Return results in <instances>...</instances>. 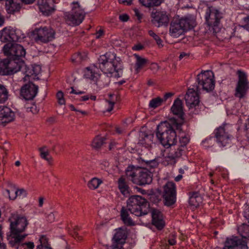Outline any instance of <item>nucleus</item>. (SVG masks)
I'll list each match as a JSON object with an SVG mask.
<instances>
[{
  "label": "nucleus",
  "mask_w": 249,
  "mask_h": 249,
  "mask_svg": "<svg viewBox=\"0 0 249 249\" xmlns=\"http://www.w3.org/2000/svg\"><path fill=\"white\" fill-rule=\"evenodd\" d=\"M69 107H70V109L71 110H72V111H75L79 112L81 113V114H82L83 115L87 114V112L86 111H82V110H80L76 109L73 105H70L69 106Z\"/></svg>",
  "instance_id": "13d9d810"
},
{
  "label": "nucleus",
  "mask_w": 249,
  "mask_h": 249,
  "mask_svg": "<svg viewBox=\"0 0 249 249\" xmlns=\"http://www.w3.org/2000/svg\"><path fill=\"white\" fill-rule=\"evenodd\" d=\"M196 81L198 85L196 87L197 91L201 89L207 92L213 91L215 87L214 74L212 71H202L197 74Z\"/></svg>",
  "instance_id": "9b49d317"
},
{
  "label": "nucleus",
  "mask_w": 249,
  "mask_h": 249,
  "mask_svg": "<svg viewBox=\"0 0 249 249\" xmlns=\"http://www.w3.org/2000/svg\"><path fill=\"white\" fill-rule=\"evenodd\" d=\"M202 202L201 197L197 192L189 193V203L190 205L197 207Z\"/></svg>",
  "instance_id": "72a5a7b5"
},
{
  "label": "nucleus",
  "mask_w": 249,
  "mask_h": 249,
  "mask_svg": "<svg viewBox=\"0 0 249 249\" xmlns=\"http://www.w3.org/2000/svg\"><path fill=\"white\" fill-rule=\"evenodd\" d=\"M47 122L49 124H53L55 122V118L54 117H51L48 118L46 120Z\"/></svg>",
  "instance_id": "0e129e2a"
},
{
  "label": "nucleus",
  "mask_w": 249,
  "mask_h": 249,
  "mask_svg": "<svg viewBox=\"0 0 249 249\" xmlns=\"http://www.w3.org/2000/svg\"><path fill=\"white\" fill-rule=\"evenodd\" d=\"M169 147H170V150L166 158L168 161H172L176 163V160L182 155L185 149L177 145V143L171 145Z\"/></svg>",
  "instance_id": "bb28decb"
},
{
  "label": "nucleus",
  "mask_w": 249,
  "mask_h": 249,
  "mask_svg": "<svg viewBox=\"0 0 249 249\" xmlns=\"http://www.w3.org/2000/svg\"><path fill=\"white\" fill-rule=\"evenodd\" d=\"M174 95V93L172 92H168L164 94L163 97L161 98L162 100V103L163 102H165L169 98H171L173 95Z\"/></svg>",
  "instance_id": "5fc2aeb1"
},
{
  "label": "nucleus",
  "mask_w": 249,
  "mask_h": 249,
  "mask_svg": "<svg viewBox=\"0 0 249 249\" xmlns=\"http://www.w3.org/2000/svg\"><path fill=\"white\" fill-rule=\"evenodd\" d=\"M71 91L70 92L71 94H82L85 93L83 91H76L75 90L73 87H71Z\"/></svg>",
  "instance_id": "e2e57ef3"
},
{
  "label": "nucleus",
  "mask_w": 249,
  "mask_h": 249,
  "mask_svg": "<svg viewBox=\"0 0 249 249\" xmlns=\"http://www.w3.org/2000/svg\"><path fill=\"white\" fill-rule=\"evenodd\" d=\"M140 2L146 7H152L159 6L162 0H139Z\"/></svg>",
  "instance_id": "e433bc0d"
},
{
  "label": "nucleus",
  "mask_w": 249,
  "mask_h": 249,
  "mask_svg": "<svg viewBox=\"0 0 249 249\" xmlns=\"http://www.w3.org/2000/svg\"><path fill=\"white\" fill-rule=\"evenodd\" d=\"M189 141L190 138L189 136L185 135L184 136H181L179 138L178 143H177V145H178L179 146L182 147V148L185 149L186 145L189 142Z\"/></svg>",
  "instance_id": "c03bdc74"
},
{
  "label": "nucleus",
  "mask_w": 249,
  "mask_h": 249,
  "mask_svg": "<svg viewBox=\"0 0 249 249\" xmlns=\"http://www.w3.org/2000/svg\"><path fill=\"white\" fill-rule=\"evenodd\" d=\"M64 94L63 92L59 91L56 94V97L58 99V103L61 105H64L65 104V101L64 99Z\"/></svg>",
  "instance_id": "09e8293b"
},
{
  "label": "nucleus",
  "mask_w": 249,
  "mask_h": 249,
  "mask_svg": "<svg viewBox=\"0 0 249 249\" xmlns=\"http://www.w3.org/2000/svg\"><path fill=\"white\" fill-rule=\"evenodd\" d=\"M182 125L179 127L170 121L160 123L157 127L156 134L160 143L168 148L171 145L177 142V134L175 129L181 130Z\"/></svg>",
  "instance_id": "20e7f679"
},
{
  "label": "nucleus",
  "mask_w": 249,
  "mask_h": 249,
  "mask_svg": "<svg viewBox=\"0 0 249 249\" xmlns=\"http://www.w3.org/2000/svg\"><path fill=\"white\" fill-rule=\"evenodd\" d=\"M46 218H47V220L48 222L52 223L53 221H54V214L53 213H49V214H48Z\"/></svg>",
  "instance_id": "4d7b16f0"
},
{
  "label": "nucleus",
  "mask_w": 249,
  "mask_h": 249,
  "mask_svg": "<svg viewBox=\"0 0 249 249\" xmlns=\"http://www.w3.org/2000/svg\"><path fill=\"white\" fill-rule=\"evenodd\" d=\"M214 136L219 146H226L231 142V135L228 131L227 126L223 125L216 129Z\"/></svg>",
  "instance_id": "a211bd4d"
},
{
  "label": "nucleus",
  "mask_w": 249,
  "mask_h": 249,
  "mask_svg": "<svg viewBox=\"0 0 249 249\" xmlns=\"http://www.w3.org/2000/svg\"><path fill=\"white\" fill-rule=\"evenodd\" d=\"M98 69L105 74H109L111 75L115 72L114 76L120 77L123 74L122 62L120 58L116 57V54L113 53L107 52L104 55H101L98 58L97 62L94 64Z\"/></svg>",
  "instance_id": "7ed1b4c3"
},
{
  "label": "nucleus",
  "mask_w": 249,
  "mask_h": 249,
  "mask_svg": "<svg viewBox=\"0 0 249 249\" xmlns=\"http://www.w3.org/2000/svg\"><path fill=\"white\" fill-rule=\"evenodd\" d=\"M176 186L172 181L167 182L163 186L162 194L164 204L168 207L174 205L176 202Z\"/></svg>",
  "instance_id": "dca6fc26"
},
{
  "label": "nucleus",
  "mask_w": 249,
  "mask_h": 249,
  "mask_svg": "<svg viewBox=\"0 0 249 249\" xmlns=\"http://www.w3.org/2000/svg\"><path fill=\"white\" fill-rule=\"evenodd\" d=\"M242 23L243 24L242 27L249 30V13L247 16L242 19Z\"/></svg>",
  "instance_id": "8fccbe9b"
},
{
  "label": "nucleus",
  "mask_w": 249,
  "mask_h": 249,
  "mask_svg": "<svg viewBox=\"0 0 249 249\" xmlns=\"http://www.w3.org/2000/svg\"><path fill=\"white\" fill-rule=\"evenodd\" d=\"M25 37V35L18 29L5 27L0 31V39L3 42H20Z\"/></svg>",
  "instance_id": "ddd939ff"
},
{
  "label": "nucleus",
  "mask_w": 249,
  "mask_h": 249,
  "mask_svg": "<svg viewBox=\"0 0 249 249\" xmlns=\"http://www.w3.org/2000/svg\"><path fill=\"white\" fill-rule=\"evenodd\" d=\"M161 98L157 97L150 100L149 107L150 108H156L162 105Z\"/></svg>",
  "instance_id": "79ce46f5"
},
{
  "label": "nucleus",
  "mask_w": 249,
  "mask_h": 249,
  "mask_svg": "<svg viewBox=\"0 0 249 249\" xmlns=\"http://www.w3.org/2000/svg\"><path fill=\"white\" fill-rule=\"evenodd\" d=\"M189 56V54L185 52H181L178 57L179 60L182 59L184 57H188Z\"/></svg>",
  "instance_id": "69168bd1"
},
{
  "label": "nucleus",
  "mask_w": 249,
  "mask_h": 249,
  "mask_svg": "<svg viewBox=\"0 0 249 249\" xmlns=\"http://www.w3.org/2000/svg\"><path fill=\"white\" fill-rule=\"evenodd\" d=\"M223 13L215 7L210 6L206 10L205 24L208 30L213 34L220 32L221 30V19Z\"/></svg>",
  "instance_id": "0eeeda50"
},
{
  "label": "nucleus",
  "mask_w": 249,
  "mask_h": 249,
  "mask_svg": "<svg viewBox=\"0 0 249 249\" xmlns=\"http://www.w3.org/2000/svg\"><path fill=\"white\" fill-rule=\"evenodd\" d=\"M38 87L32 82L23 85L20 91V95L26 100H32L36 95Z\"/></svg>",
  "instance_id": "6ab92c4d"
},
{
  "label": "nucleus",
  "mask_w": 249,
  "mask_h": 249,
  "mask_svg": "<svg viewBox=\"0 0 249 249\" xmlns=\"http://www.w3.org/2000/svg\"><path fill=\"white\" fill-rule=\"evenodd\" d=\"M134 56L136 58L135 70L136 73H138L148 63L149 60L147 58H143L136 53L134 54Z\"/></svg>",
  "instance_id": "7c9ffc66"
},
{
  "label": "nucleus",
  "mask_w": 249,
  "mask_h": 249,
  "mask_svg": "<svg viewBox=\"0 0 249 249\" xmlns=\"http://www.w3.org/2000/svg\"><path fill=\"white\" fill-rule=\"evenodd\" d=\"M223 249H248V247L246 241L237 237H233L226 239Z\"/></svg>",
  "instance_id": "412c9836"
},
{
  "label": "nucleus",
  "mask_w": 249,
  "mask_h": 249,
  "mask_svg": "<svg viewBox=\"0 0 249 249\" xmlns=\"http://www.w3.org/2000/svg\"><path fill=\"white\" fill-rule=\"evenodd\" d=\"M8 221L10 222V231L7 234V239L11 246L15 247L16 249H34L35 245L32 242L20 244V242L27 235L20 234L25 231L29 224L27 218L17 212H15L10 214Z\"/></svg>",
  "instance_id": "f257e3e1"
},
{
  "label": "nucleus",
  "mask_w": 249,
  "mask_h": 249,
  "mask_svg": "<svg viewBox=\"0 0 249 249\" xmlns=\"http://www.w3.org/2000/svg\"><path fill=\"white\" fill-rule=\"evenodd\" d=\"M120 3H122L126 5H130L132 3V0H118Z\"/></svg>",
  "instance_id": "052dcab7"
},
{
  "label": "nucleus",
  "mask_w": 249,
  "mask_h": 249,
  "mask_svg": "<svg viewBox=\"0 0 249 249\" xmlns=\"http://www.w3.org/2000/svg\"><path fill=\"white\" fill-rule=\"evenodd\" d=\"M202 143L206 148H209L214 144V140L212 137L207 138L202 141Z\"/></svg>",
  "instance_id": "de8ad7c7"
},
{
  "label": "nucleus",
  "mask_w": 249,
  "mask_h": 249,
  "mask_svg": "<svg viewBox=\"0 0 249 249\" xmlns=\"http://www.w3.org/2000/svg\"><path fill=\"white\" fill-rule=\"evenodd\" d=\"M125 175L129 180L139 186L149 184L152 181V172L146 168L129 165L125 170Z\"/></svg>",
  "instance_id": "39448f33"
},
{
  "label": "nucleus",
  "mask_w": 249,
  "mask_h": 249,
  "mask_svg": "<svg viewBox=\"0 0 249 249\" xmlns=\"http://www.w3.org/2000/svg\"><path fill=\"white\" fill-rule=\"evenodd\" d=\"M143 48V46L141 44H138L132 47V49L135 51H140Z\"/></svg>",
  "instance_id": "680f3d73"
},
{
  "label": "nucleus",
  "mask_w": 249,
  "mask_h": 249,
  "mask_svg": "<svg viewBox=\"0 0 249 249\" xmlns=\"http://www.w3.org/2000/svg\"><path fill=\"white\" fill-rule=\"evenodd\" d=\"M79 229L78 227H76V228L74 229V231H73V233L72 234V236L74 237V238H76V237H77L78 239H80V236H78V233L77 232V230H79Z\"/></svg>",
  "instance_id": "774afa93"
},
{
  "label": "nucleus",
  "mask_w": 249,
  "mask_h": 249,
  "mask_svg": "<svg viewBox=\"0 0 249 249\" xmlns=\"http://www.w3.org/2000/svg\"><path fill=\"white\" fill-rule=\"evenodd\" d=\"M22 68L8 57L0 60V75H11L21 70Z\"/></svg>",
  "instance_id": "2eb2a0df"
},
{
  "label": "nucleus",
  "mask_w": 249,
  "mask_h": 249,
  "mask_svg": "<svg viewBox=\"0 0 249 249\" xmlns=\"http://www.w3.org/2000/svg\"><path fill=\"white\" fill-rule=\"evenodd\" d=\"M197 89H189L185 95L186 106L189 109L193 108L199 103V99Z\"/></svg>",
  "instance_id": "4be33fe9"
},
{
  "label": "nucleus",
  "mask_w": 249,
  "mask_h": 249,
  "mask_svg": "<svg viewBox=\"0 0 249 249\" xmlns=\"http://www.w3.org/2000/svg\"><path fill=\"white\" fill-rule=\"evenodd\" d=\"M118 187L120 192L124 196L129 194V186L123 176L120 177L118 179Z\"/></svg>",
  "instance_id": "473e14b6"
},
{
  "label": "nucleus",
  "mask_w": 249,
  "mask_h": 249,
  "mask_svg": "<svg viewBox=\"0 0 249 249\" xmlns=\"http://www.w3.org/2000/svg\"><path fill=\"white\" fill-rule=\"evenodd\" d=\"M238 232L244 238H249V225L243 223L238 227Z\"/></svg>",
  "instance_id": "f704fd0d"
},
{
  "label": "nucleus",
  "mask_w": 249,
  "mask_h": 249,
  "mask_svg": "<svg viewBox=\"0 0 249 249\" xmlns=\"http://www.w3.org/2000/svg\"><path fill=\"white\" fill-rule=\"evenodd\" d=\"M97 71V66L95 64L85 68L84 77L90 80L99 89H103L108 86L110 79L106 74L99 73Z\"/></svg>",
  "instance_id": "6e6552de"
},
{
  "label": "nucleus",
  "mask_w": 249,
  "mask_h": 249,
  "mask_svg": "<svg viewBox=\"0 0 249 249\" xmlns=\"http://www.w3.org/2000/svg\"><path fill=\"white\" fill-rule=\"evenodd\" d=\"M9 93L5 86L0 83V103H4L8 98Z\"/></svg>",
  "instance_id": "c9c22d12"
},
{
  "label": "nucleus",
  "mask_w": 249,
  "mask_h": 249,
  "mask_svg": "<svg viewBox=\"0 0 249 249\" xmlns=\"http://www.w3.org/2000/svg\"><path fill=\"white\" fill-rule=\"evenodd\" d=\"M141 161H142V162H144L145 163H146V168H147L149 171L152 169H154L157 167L159 164L157 161L156 160H155L144 161L141 159L139 160V162H141Z\"/></svg>",
  "instance_id": "37998d69"
},
{
  "label": "nucleus",
  "mask_w": 249,
  "mask_h": 249,
  "mask_svg": "<svg viewBox=\"0 0 249 249\" xmlns=\"http://www.w3.org/2000/svg\"><path fill=\"white\" fill-rule=\"evenodd\" d=\"M152 224L158 230H162L165 225L163 215L161 211L158 209H153L151 210Z\"/></svg>",
  "instance_id": "5701e85b"
},
{
  "label": "nucleus",
  "mask_w": 249,
  "mask_h": 249,
  "mask_svg": "<svg viewBox=\"0 0 249 249\" xmlns=\"http://www.w3.org/2000/svg\"><path fill=\"white\" fill-rule=\"evenodd\" d=\"M176 235L175 233H172L169 235V239H168L169 244L171 246H174L176 245L177 242L176 240Z\"/></svg>",
  "instance_id": "3c124183"
},
{
  "label": "nucleus",
  "mask_w": 249,
  "mask_h": 249,
  "mask_svg": "<svg viewBox=\"0 0 249 249\" xmlns=\"http://www.w3.org/2000/svg\"><path fill=\"white\" fill-rule=\"evenodd\" d=\"M127 237V233L125 230L121 228L117 229L113 237V246L122 247V245L125 243Z\"/></svg>",
  "instance_id": "cd10ccee"
},
{
  "label": "nucleus",
  "mask_w": 249,
  "mask_h": 249,
  "mask_svg": "<svg viewBox=\"0 0 249 249\" xmlns=\"http://www.w3.org/2000/svg\"><path fill=\"white\" fill-rule=\"evenodd\" d=\"M39 241L40 244L37 246L36 249H43V248L50 247V245L48 242V238L45 235H41Z\"/></svg>",
  "instance_id": "a19ab883"
},
{
  "label": "nucleus",
  "mask_w": 249,
  "mask_h": 249,
  "mask_svg": "<svg viewBox=\"0 0 249 249\" xmlns=\"http://www.w3.org/2000/svg\"><path fill=\"white\" fill-rule=\"evenodd\" d=\"M23 67H24L25 69L24 80H27V77H31L33 79H37L36 77L41 73V67L39 65L35 64L27 66L24 64Z\"/></svg>",
  "instance_id": "a878e982"
},
{
  "label": "nucleus",
  "mask_w": 249,
  "mask_h": 249,
  "mask_svg": "<svg viewBox=\"0 0 249 249\" xmlns=\"http://www.w3.org/2000/svg\"><path fill=\"white\" fill-rule=\"evenodd\" d=\"M45 146L39 148L40 155L42 159L47 160L48 162L50 164L53 161V159L52 157L50 156L49 152L48 151H45Z\"/></svg>",
  "instance_id": "ea45409f"
},
{
  "label": "nucleus",
  "mask_w": 249,
  "mask_h": 249,
  "mask_svg": "<svg viewBox=\"0 0 249 249\" xmlns=\"http://www.w3.org/2000/svg\"><path fill=\"white\" fill-rule=\"evenodd\" d=\"M3 52L5 55L12 59L23 68L26 51L22 46L16 43H7L3 46Z\"/></svg>",
  "instance_id": "1a4fd4ad"
},
{
  "label": "nucleus",
  "mask_w": 249,
  "mask_h": 249,
  "mask_svg": "<svg viewBox=\"0 0 249 249\" xmlns=\"http://www.w3.org/2000/svg\"><path fill=\"white\" fill-rule=\"evenodd\" d=\"M15 118V112L6 106H0V123L6 124L13 121Z\"/></svg>",
  "instance_id": "b1692460"
},
{
  "label": "nucleus",
  "mask_w": 249,
  "mask_h": 249,
  "mask_svg": "<svg viewBox=\"0 0 249 249\" xmlns=\"http://www.w3.org/2000/svg\"><path fill=\"white\" fill-rule=\"evenodd\" d=\"M148 34L150 36H152L154 39L159 47H163V45L162 44V40L158 35L154 32V31L152 30H149L148 31Z\"/></svg>",
  "instance_id": "a18cd8bd"
},
{
  "label": "nucleus",
  "mask_w": 249,
  "mask_h": 249,
  "mask_svg": "<svg viewBox=\"0 0 249 249\" xmlns=\"http://www.w3.org/2000/svg\"><path fill=\"white\" fill-rule=\"evenodd\" d=\"M9 198L11 200H15L18 196H22V197H26L27 196V192L24 189H17L15 186L11 188V190H6Z\"/></svg>",
  "instance_id": "c85d7f7f"
},
{
  "label": "nucleus",
  "mask_w": 249,
  "mask_h": 249,
  "mask_svg": "<svg viewBox=\"0 0 249 249\" xmlns=\"http://www.w3.org/2000/svg\"><path fill=\"white\" fill-rule=\"evenodd\" d=\"M174 95V93L172 92H168L164 94L163 97L161 98L162 100V103L163 102H165L169 98H171L173 95Z\"/></svg>",
  "instance_id": "864d4df0"
},
{
  "label": "nucleus",
  "mask_w": 249,
  "mask_h": 249,
  "mask_svg": "<svg viewBox=\"0 0 249 249\" xmlns=\"http://www.w3.org/2000/svg\"><path fill=\"white\" fill-rule=\"evenodd\" d=\"M6 7L8 13L14 14L15 12L19 11L20 7V2L26 4L32 3L35 0H5Z\"/></svg>",
  "instance_id": "393cba45"
},
{
  "label": "nucleus",
  "mask_w": 249,
  "mask_h": 249,
  "mask_svg": "<svg viewBox=\"0 0 249 249\" xmlns=\"http://www.w3.org/2000/svg\"><path fill=\"white\" fill-rule=\"evenodd\" d=\"M196 25L195 17L191 15L181 18H174L170 25L169 33L174 37H178L186 31L191 30Z\"/></svg>",
  "instance_id": "423d86ee"
},
{
  "label": "nucleus",
  "mask_w": 249,
  "mask_h": 249,
  "mask_svg": "<svg viewBox=\"0 0 249 249\" xmlns=\"http://www.w3.org/2000/svg\"><path fill=\"white\" fill-rule=\"evenodd\" d=\"M105 140L106 139L104 137L98 136L96 137L92 141L91 144L92 147L96 149H100L105 143Z\"/></svg>",
  "instance_id": "4c0bfd02"
},
{
  "label": "nucleus",
  "mask_w": 249,
  "mask_h": 249,
  "mask_svg": "<svg viewBox=\"0 0 249 249\" xmlns=\"http://www.w3.org/2000/svg\"><path fill=\"white\" fill-rule=\"evenodd\" d=\"M37 3L40 12L44 15L48 16L54 11L47 0H38Z\"/></svg>",
  "instance_id": "2f4dec72"
},
{
  "label": "nucleus",
  "mask_w": 249,
  "mask_h": 249,
  "mask_svg": "<svg viewBox=\"0 0 249 249\" xmlns=\"http://www.w3.org/2000/svg\"><path fill=\"white\" fill-rule=\"evenodd\" d=\"M245 217L248 220L249 222V206H247L244 212Z\"/></svg>",
  "instance_id": "bf43d9fd"
},
{
  "label": "nucleus",
  "mask_w": 249,
  "mask_h": 249,
  "mask_svg": "<svg viewBox=\"0 0 249 249\" xmlns=\"http://www.w3.org/2000/svg\"><path fill=\"white\" fill-rule=\"evenodd\" d=\"M171 112L175 115H176L178 118L176 119L174 117L170 118L169 121L170 122H173L177 124L178 127L182 125L184 122V113L183 111V107L182 101L179 98L176 99L171 108Z\"/></svg>",
  "instance_id": "f3484780"
},
{
  "label": "nucleus",
  "mask_w": 249,
  "mask_h": 249,
  "mask_svg": "<svg viewBox=\"0 0 249 249\" xmlns=\"http://www.w3.org/2000/svg\"><path fill=\"white\" fill-rule=\"evenodd\" d=\"M237 74L238 79L236 85L234 96L242 99L246 97L249 89V82L245 72L238 70Z\"/></svg>",
  "instance_id": "4468645a"
},
{
  "label": "nucleus",
  "mask_w": 249,
  "mask_h": 249,
  "mask_svg": "<svg viewBox=\"0 0 249 249\" xmlns=\"http://www.w3.org/2000/svg\"><path fill=\"white\" fill-rule=\"evenodd\" d=\"M152 23L156 26H167L169 22V17L167 12L163 11L152 12L151 15Z\"/></svg>",
  "instance_id": "aec40b11"
},
{
  "label": "nucleus",
  "mask_w": 249,
  "mask_h": 249,
  "mask_svg": "<svg viewBox=\"0 0 249 249\" xmlns=\"http://www.w3.org/2000/svg\"><path fill=\"white\" fill-rule=\"evenodd\" d=\"M107 101L109 104V107L107 109V111L110 112L111 110H112L113 108L114 105L115 104V102L111 100H107Z\"/></svg>",
  "instance_id": "6e6d98bb"
},
{
  "label": "nucleus",
  "mask_w": 249,
  "mask_h": 249,
  "mask_svg": "<svg viewBox=\"0 0 249 249\" xmlns=\"http://www.w3.org/2000/svg\"><path fill=\"white\" fill-rule=\"evenodd\" d=\"M35 41L37 43H47L55 38V31L50 27L36 28L32 32Z\"/></svg>",
  "instance_id": "f8f14e48"
},
{
  "label": "nucleus",
  "mask_w": 249,
  "mask_h": 249,
  "mask_svg": "<svg viewBox=\"0 0 249 249\" xmlns=\"http://www.w3.org/2000/svg\"><path fill=\"white\" fill-rule=\"evenodd\" d=\"M102 183L103 181L101 179L95 177L88 182V186L91 190H95Z\"/></svg>",
  "instance_id": "58836bf2"
},
{
  "label": "nucleus",
  "mask_w": 249,
  "mask_h": 249,
  "mask_svg": "<svg viewBox=\"0 0 249 249\" xmlns=\"http://www.w3.org/2000/svg\"><path fill=\"white\" fill-rule=\"evenodd\" d=\"M154 135L152 134H140L139 143L148 148L153 143Z\"/></svg>",
  "instance_id": "c756f323"
},
{
  "label": "nucleus",
  "mask_w": 249,
  "mask_h": 249,
  "mask_svg": "<svg viewBox=\"0 0 249 249\" xmlns=\"http://www.w3.org/2000/svg\"><path fill=\"white\" fill-rule=\"evenodd\" d=\"M71 8L70 12L65 13V19L70 25H79L84 19L86 12L78 1L72 2L71 3Z\"/></svg>",
  "instance_id": "9d476101"
},
{
  "label": "nucleus",
  "mask_w": 249,
  "mask_h": 249,
  "mask_svg": "<svg viewBox=\"0 0 249 249\" xmlns=\"http://www.w3.org/2000/svg\"><path fill=\"white\" fill-rule=\"evenodd\" d=\"M149 210V204L146 199L138 195L132 196L127 200L126 208H122L121 219L125 225L132 226L134 222L129 217L128 211L137 216H141L147 214Z\"/></svg>",
  "instance_id": "f03ea898"
},
{
  "label": "nucleus",
  "mask_w": 249,
  "mask_h": 249,
  "mask_svg": "<svg viewBox=\"0 0 249 249\" xmlns=\"http://www.w3.org/2000/svg\"><path fill=\"white\" fill-rule=\"evenodd\" d=\"M134 12H135V15L137 17L138 19L139 20H140L142 17V15L140 14L139 11L137 9H134Z\"/></svg>",
  "instance_id": "338daca9"
},
{
  "label": "nucleus",
  "mask_w": 249,
  "mask_h": 249,
  "mask_svg": "<svg viewBox=\"0 0 249 249\" xmlns=\"http://www.w3.org/2000/svg\"><path fill=\"white\" fill-rule=\"evenodd\" d=\"M119 18L121 21H123V22H125V21H127L128 20L129 17L128 15H127L126 14H123L120 15L119 16Z\"/></svg>",
  "instance_id": "603ef678"
},
{
  "label": "nucleus",
  "mask_w": 249,
  "mask_h": 249,
  "mask_svg": "<svg viewBox=\"0 0 249 249\" xmlns=\"http://www.w3.org/2000/svg\"><path fill=\"white\" fill-rule=\"evenodd\" d=\"M25 107L27 112H31L33 114H36L38 111V109H37L36 105L34 104L31 105L27 104L25 105Z\"/></svg>",
  "instance_id": "49530a36"
}]
</instances>
